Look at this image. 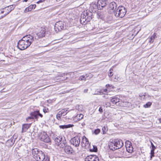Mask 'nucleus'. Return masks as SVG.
Listing matches in <instances>:
<instances>
[{
  "instance_id": "c756f323",
  "label": "nucleus",
  "mask_w": 161,
  "mask_h": 161,
  "mask_svg": "<svg viewBox=\"0 0 161 161\" xmlns=\"http://www.w3.org/2000/svg\"><path fill=\"white\" fill-rule=\"evenodd\" d=\"M59 127L61 129H64L69 128H70L72 127V125L70 124L68 125H61L59 126Z\"/></svg>"
},
{
  "instance_id": "de8ad7c7",
  "label": "nucleus",
  "mask_w": 161,
  "mask_h": 161,
  "mask_svg": "<svg viewBox=\"0 0 161 161\" xmlns=\"http://www.w3.org/2000/svg\"><path fill=\"white\" fill-rule=\"evenodd\" d=\"M111 86L113 88H114V86H113L112 85H110L109 84H107L106 85V87L107 88H108V87H111Z\"/></svg>"
},
{
  "instance_id": "f03ea898",
  "label": "nucleus",
  "mask_w": 161,
  "mask_h": 161,
  "mask_svg": "<svg viewBox=\"0 0 161 161\" xmlns=\"http://www.w3.org/2000/svg\"><path fill=\"white\" fill-rule=\"evenodd\" d=\"M32 153L34 158L37 161H43L45 158V154L41 151L38 150L37 148L32 150Z\"/></svg>"
},
{
  "instance_id": "c9c22d12",
  "label": "nucleus",
  "mask_w": 161,
  "mask_h": 161,
  "mask_svg": "<svg viewBox=\"0 0 161 161\" xmlns=\"http://www.w3.org/2000/svg\"><path fill=\"white\" fill-rule=\"evenodd\" d=\"M103 131V134H105L106 133L108 130L106 126H103L102 129Z\"/></svg>"
},
{
  "instance_id": "dca6fc26",
  "label": "nucleus",
  "mask_w": 161,
  "mask_h": 161,
  "mask_svg": "<svg viewBox=\"0 0 161 161\" xmlns=\"http://www.w3.org/2000/svg\"><path fill=\"white\" fill-rule=\"evenodd\" d=\"M83 12L85 13V15L87 18V21H90L92 19V13L91 11H84Z\"/></svg>"
},
{
  "instance_id": "0eeeda50",
  "label": "nucleus",
  "mask_w": 161,
  "mask_h": 161,
  "mask_svg": "<svg viewBox=\"0 0 161 161\" xmlns=\"http://www.w3.org/2000/svg\"><path fill=\"white\" fill-rule=\"evenodd\" d=\"M80 139L78 136H76L71 138L69 141L70 143L74 146L78 147L80 143Z\"/></svg>"
},
{
  "instance_id": "5701e85b",
  "label": "nucleus",
  "mask_w": 161,
  "mask_h": 161,
  "mask_svg": "<svg viewBox=\"0 0 161 161\" xmlns=\"http://www.w3.org/2000/svg\"><path fill=\"white\" fill-rule=\"evenodd\" d=\"M14 142L13 139H9L6 142V145L8 147H11L13 145Z\"/></svg>"
},
{
  "instance_id": "4d7b16f0",
  "label": "nucleus",
  "mask_w": 161,
  "mask_h": 161,
  "mask_svg": "<svg viewBox=\"0 0 161 161\" xmlns=\"http://www.w3.org/2000/svg\"><path fill=\"white\" fill-rule=\"evenodd\" d=\"M11 11H10L8 12V13H6L5 14V15L3 16H2V17H4V16H5V15H6L8 14Z\"/></svg>"
},
{
  "instance_id": "9d476101",
  "label": "nucleus",
  "mask_w": 161,
  "mask_h": 161,
  "mask_svg": "<svg viewBox=\"0 0 161 161\" xmlns=\"http://www.w3.org/2000/svg\"><path fill=\"white\" fill-rule=\"evenodd\" d=\"M22 39H23V40L26 42L27 43V44H28V45L30 46L34 41L35 38L32 36L30 35H28L24 36L22 38Z\"/></svg>"
},
{
  "instance_id": "864d4df0",
  "label": "nucleus",
  "mask_w": 161,
  "mask_h": 161,
  "mask_svg": "<svg viewBox=\"0 0 161 161\" xmlns=\"http://www.w3.org/2000/svg\"><path fill=\"white\" fill-rule=\"evenodd\" d=\"M48 109H43V111L44 113L47 112V110Z\"/></svg>"
},
{
  "instance_id": "4be33fe9",
  "label": "nucleus",
  "mask_w": 161,
  "mask_h": 161,
  "mask_svg": "<svg viewBox=\"0 0 161 161\" xmlns=\"http://www.w3.org/2000/svg\"><path fill=\"white\" fill-rule=\"evenodd\" d=\"M72 16V14L69 15V21L71 23H74L76 22V21L78 20V17L77 16H76L75 17L74 16Z\"/></svg>"
},
{
  "instance_id": "39448f33",
  "label": "nucleus",
  "mask_w": 161,
  "mask_h": 161,
  "mask_svg": "<svg viewBox=\"0 0 161 161\" xmlns=\"http://www.w3.org/2000/svg\"><path fill=\"white\" fill-rule=\"evenodd\" d=\"M39 137L41 141L46 143L51 142V140L49 137L45 132H42L39 135Z\"/></svg>"
},
{
  "instance_id": "3c124183",
  "label": "nucleus",
  "mask_w": 161,
  "mask_h": 161,
  "mask_svg": "<svg viewBox=\"0 0 161 161\" xmlns=\"http://www.w3.org/2000/svg\"><path fill=\"white\" fill-rule=\"evenodd\" d=\"M151 145L152 148H156L155 146H154L153 143L151 142Z\"/></svg>"
},
{
  "instance_id": "37998d69",
  "label": "nucleus",
  "mask_w": 161,
  "mask_h": 161,
  "mask_svg": "<svg viewBox=\"0 0 161 161\" xmlns=\"http://www.w3.org/2000/svg\"><path fill=\"white\" fill-rule=\"evenodd\" d=\"M154 152H153V151H151V153H150V159H152V158H153V157H154Z\"/></svg>"
},
{
  "instance_id": "473e14b6",
  "label": "nucleus",
  "mask_w": 161,
  "mask_h": 161,
  "mask_svg": "<svg viewBox=\"0 0 161 161\" xmlns=\"http://www.w3.org/2000/svg\"><path fill=\"white\" fill-rule=\"evenodd\" d=\"M87 75V74H86L85 75H83L80 76L79 78V80H86V77H88Z\"/></svg>"
},
{
  "instance_id": "a878e982",
  "label": "nucleus",
  "mask_w": 161,
  "mask_h": 161,
  "mask_svg": "<svg viewBox=\"0 0 161 161\" xmlns=\"http://www.w3.org/2000/svg\"><path fill=\"white\" fill-rule=\"evenodd\" d=\"M156 36V35L155 33H154L152 36H151L149 38H148L149 42L150 43L153 42Z\"/></svg>"
},
{
  "instance_id": "f704fd0d",
  "label": "nucleus",
  "mask_w": 161,
  "mask_h": 161,
  "mask_svg": "<svg viewBox=\"0 0 161 161\" xmlns=\"http://www.w3.org/2000/svg\"><path fill=\"white\" fill-rule=\"evenodd\" d=\"M152 104L151 102H148L146 104L144 105L143 107L145 108H149L151 106Z\"/></svg>"
},
{
  "instance_id": "aec40b11",
  "label": "nucleus",
  "mask_w": 161,
  "mask_h": 161,
  "mask_svg": "<svg viewBox=\"0 0 161 161\" xmlns=\"http://www.w3.org/2000/svg\"><path fill=\"white\" fill-rule=\"evenodd\" d=\"M84 115L82 114H78L76 116L73 117V120L75 122L79 121L83 118Z\"/></svg>"
},
{
  "instance_id": "49530a36",
  "label": "nucleus",
  "mask_w": 161,
  "mask_h": 161,
  "mask_svg": "<svg viewBox=\"0 0 161 161\" xmlns=\"http://www.w3.org/2000/svg\"><path fill=\"white\" fill-rule=\"evenodd\" d=\"M103 97L105 98L106 99H107L109 98L108 94H104V95L103 96Z\"/></svg>"
},
{
  "instance_id": "9b49d317",
  "label": "nucleus",
  "mask_w": 161,
  "mask_h": 161,
  "mask_svg": "<svg viewBox=\"0 0 161 161\" xmlns=\"http://www.w3.org/2000/svg\"><path fill=\"white\" fill-rule=\"evenodd\" d=\"M108 0H98L97 2V8L98 10L103 9L107 4Z\"/></svg>"
},
{
  "instance_id": "c85d7f7f",
  "label": "nucleus",
  "mask_w": 161,
  "mask_h": 161,
  "mask_svg": "<svg viewBox=\"0 0 161 161\" xmlns=\"http://www.w3.org/2000/svg\"><path fill=\"white\" fill-rule=\"evenodd\" d=\"M36 7V4L31 5L28 7L26 8L25 10H32L35 9Z\"/></svg>"
},
{
  "instance_id": "603ef678",
  "label": "nucleus",
  "mask_w": 161,
  "mask_h": 161,
  "mask_svg": "<svg viewBox=\"0 0 161 161\" xmlns=\"http://www.w3.org/2000/svg\"><path fill=\"white\" fill-rule=\"evenodd\" d=\"M99 111L101 112H103V109L101 107H100L99 109Z\"/></svg>"
},
{
  "instance_id": "f8f14e48",
  "label": "nucleus",
  "mask_w": 161,
  "mask_h": 161,
  "mask_svg": "<svg viewBox=\"0 0 161 161\" xmlns=\"http://www.w3.org/2000/svg\"><path fill=\"white\" fill-rule=\"evenodd\" d=\"M31 115L32 117H28V119H31L35 118L36 119H37L38 116H40L41 117H42L43 116L42 114L40 113L39 111L38 110L34 111L33 112H31Z\"/></svg>"
},
{
  "instance_id": "bf43d9fd",
  "label": "nucleus",
  "mask_w": 161,
  "mask_h": 161,
  "mask_svg": "<svg viewBox=\"0 0 161 161\" xmlns=\"http://www.w3.org/2000/svg\"><path fill=\"white\" fill-rule=\"evenodd\" d=\"M4 11H1V14H3V13Z\"/></svg>"
},
{
  "instance_id": "2eb2a0df",
  "label": "nucleus",
  "mask_w": 161,
  "mask_h": 161,
  "mask_svg": "<svg viewBox=\"0 0 161 161\" xmlns=\"http://www.w3.org/2000/svg\"><path fill=\"white\" fill-rule=\"evenodd\" d=\"M86 161H99V159L96 155H90L86 157Z\"/></svg>"
},
{
  "instance_id": "4c0bfd02",
  "label": "nucleus",
  "mask_w": 161,
  "mask_h": 161,
  "mask_svg": "<svg viewBox=\"0 0 161 161\" xmlns=\"http://www.w3.org/2000/svg\"><path fill=\"white\" fill-rule=\"evenodd\" d=\"M62 115L59 112L56 115V117L58 119L60 120L61 119V117Z\"/></svg>"
},
{
  "instance_id": "5fc2aeb1",
  "label": "nucleus",
  "mask_w": 161,
  "mask_h": 161,
  "mask_svg": "<svg viewBox=\"0 0 161 161\" xmlns=\"http://www.w3.org/2000/svg\"><path fill=\"white\" fill-rule=\"evenodd\" d=\"M156 148H152L151 150V151H153V152H154V150L155 149H156Z\"/></svg>"
},
{
  "instance_id": "a18cd8bd",
  "label": "nucleus",
  "mask_w": 161,
  "mask_h": 161,
  "mask_svg": "<svg viewBox=\"0 0 161 161\" xmlns=\"http://www.w3.org/2000/svg\"><path fill=\"white\" fill-rule=\"evenodd\" d=\"M110 103L109 102H107L105 103V106L106 107H109L110 106Z\"/></svg>"
},
{
  "instance_id": "b1692460",
  "label": "nucleus",
  "mask_w": 161,
  "mask_h": 161,
  "mask_svg": "<svg viewBox=\"0 0 161 161\" xmlns=\"http://www.w3.org/2000/svg\"><path fill=\"white\" fill-rule=\"evenodd\" d=\"M31 125V124H24L22 125V131L23 132H25L30 127Z\"/></svg>"
},
{
  "instance_id": "79ce46f5",
  "label": "nucleus",
  "mask_w": 161,
  "mask_h": 161,
  "mask_svg": "<svg viewBox=\"0 0 161 161\" xmlns=\"http://www.w3.org/2000/svg\"><path fill=\"white\" fill-rule=\"evenodd\" d=\"M147 97H149V95L147 94H146V93H145V95L143 96L142 97H141L144 100H145L146 98Z\"/></svg>"
},
{
  "instance_id": "6e6552de",
  "label": "nucleus",
  "mask_w": 161,
  "mask_h": 161,
  "mask_svg": "<svg viewBox=\"0 0 161 161\" xmlns=\"http://www.w3.org/2000/svg\"><path fill=\"white\" fill-rule=\"evenodd\" d=\"M27 44L26 42L23 40V39L22 38L18 43V47L20 50H24L30 46Z\"/></svg>"
},
{
  "instance_id": "cd10ccee",
  "label": "nucleus",
  "mask_w": 161,
  "mask_h": 161,
  "mask_svg": "<svg viewBox=\"0 0 161 161\" xmlns=\"http://www.w3.org/2000/svg\"><path fill=\"white\" fill-rule=\"evenodd\" d=\"M139 14L142 17H145L147 15L146 11H141L140 12H139Z\"/></svg>"
},
{
  "instance_id": "c03bdc74",
  "label": "nucleus",
  "mask_w": 161,
  "mask_h": 161,
  "mask_svg": "<svg viewBox=\"0 0 161 161\" xmlns=\"http://www.w3.org/2000/svg\"><path fill=\"white\" fill-rule=\"evenodd\" d=\"M125 9V8L124 7L122 6H120L118 7V10H122L123 9Z\"/></svg>"
},
{
  "instance_id": "72a5a7b5",
  "label": "nucleus",
  "mask_w": 161,
  "mask_h": 161,
  "mask_svg": "<svg viewBox=\"0 0 161 161\" xmlns=\"http://www.w3.org/2000/svg\"><path fill=\"white\" fill-rule=\"evenodd\" d=\"M108 90L107 89H102L99 92L100 94H106L107 93Z\"/></svg>"
},
{
  "instance_id": "ddd939ff",
  "label": "nucleus",
  "mask_w": 161,
  "mask_h": 161,
  "mask_svg": "<svg viewBox=\"0 0 161 161\" xmlns=\"http://www.w3.org/2000/svg\"><path fill=\"white\" fill-rule=\"evenodd\" d=\"M125 146L127 151L129 153H131L133 152V148L131 142L127 141L125 142Z\"/></svg>"
},
{
  "instance_id": "4468645a",
  "label": "nucleus",
  "mask_w": 161,
  "mask_h": 161,
  "mask_svg": "<svg viewBox=\"0 0 161 161\" xmlns=\"http://www.w3.org/2000/svg\"><path fill=\"white\" fill-rule=\"evenodd\" d=\"M80 21L81 24L84 25L86 24L87 22H89L87 21V18L85 15V12H83L81 14L80 19Z\"/></svg>"
},
{
  "instance_id": "e433bc0d",
  "label": "nucleus",
  "mask_w": 161,
  "mask_h": 161,
  "mask_svg": "<svg viewBox=\"0 0 161 161\" xmlns=\"http://www.w3.org/2000/svg\"><path fill=\"white\" fill-rule=\"evenodd\" d=\"M75 108L76 109L79 110V111H81L82 110V108L81 105H77L75 107Z\"/></svg>"
},
{
  "instance_id": "1a4fd4ad",
  "label": "nucleus",
  "mask_w": 161,
  "mask_h": 161,
  "mask_svg": "<svg viewBox=\"0 0 161 161\" xmlns=\"http://www.w3.org/2000/svg\"><path fill=\"white\" fill-rule=\"evenodd\" d=\"M64 22L62 21L57 22L54 26V29L56 32H58L64 29Z\"/></svg>"
},
{
  "instance_id": "09e8293b",
  "label": "nucleus",
  "mask_w": 161,
  "mask_h": 161,
  "mask_svg": "<svg viewBox=\"0 0 161 161\" xmlns=\"http://www.w3.org/2000/svg\"><path fill=\"white\" fill-rule=\"evenodd\" d=\"M45 0H40L39 1H38L36 3H42V2H43L45 1Z\"/></svg>"
},
{
  "instance_id": "20e7f679",
  "label": "nucleus",
  "mask_w": 161,
  "mask_h": 161,
  "mask_svg": "<svg viewBox=\"0 0 161 161\" xmlns=\"http://www.w3.org/2000/svg\"><path fill=\"white\" fill-rule=\"evenodd\" d=\"M46 31V27H41L34 34L33 36L35 39L42 38L45 36Z\"/></svg>"
},
{
  "instance_id": "58836bf2",
  "label": "nucleus",
  "mask_w": 161,
  "mask_h": 161,
  "mask_svg": "<svg viewBox=\"0 0 161 161\" xmlns=\"http://www.w3.org/2000/svg\"><path fill=\"white\" fill-rule=\"evenodd\" d=\"M97 147L96 146H93V149H91L90 151L94 152H97Z\"/></svg>"
},
{
  "instance_id": "13d9d810",
  "label": "nucleus",
  "mask_w": 161,
  "mask_h": 161,
  "mask_svg": "<svg viewBox=\"0 0 161 161\" xmlns=\"http://www.w3.org/2000/svg\"><path fill=\"white\" fill-rule=\"evenodd\" d=\"M28 0H24V1L26 2L28 1Z\"/></svg>"
},
{
  "instance_id": "052dcab7",
  "label": "nucleus",
  "mask_w": 161,
  "mask_h": 161,
  "mask_svg": "<svg viewBox=\"0 0 161 161\" xmlns=\"http://www.w3.org/2000/svg\"><path fill=\"white\" fill-rule=\"evenodd\" d=\"M160 122H161V120L160 119L159 120Z\"/></svg>"
},
{
  "instance_id": "412c9836",
  "label": "nucleus",
  "mask_w": 161,
  "mask_h": 161,
  "mask_svg": "<svg viewBox=\"0 0 161 161\" xmlns=\"http://www.w3.org/2000/svg\"><path fill=\"white\" fill-rule=\"evenodd\" d=\"M117 5L114 2H112L109 5V10H115L116 9Z\"/></svg>"
},
{
  "instance_id": "8fccbe9b",
  "label": "nucleus",
  "mask_w": 161,
  "mask_h": 161,
  "mask_svg": "<svg viewBox=\"0 0 161 161\" xmlns=\"http://www.w3.org/2000/svg\"><path fill=\"white\" fill-rule=\"evenodd\" d=\"M144 95H145V93H140L139 94V96L141 97H143V96H144Z\"/></svg>"
},
{
  "instance_id": "2f4dec72",
  "label": "nucleus",
  "mask_w": 161,
  "mask_h": 161,
  "mask_svg": "<svg viewBox=\"0 0 161 161\" xmlns=\"http://www.w3.org/2000/svg\"><path fill=\"white\" fill-rule=\"evenodd\" d=\"M15 5H12L5 8L7 10H13L15 7Z\"/></svg>"
},
{
  "instance_id": "a19ab883",
  "label": "nucleus",
  "mask_w": 161,
  "mask_h": 161,
  "mask_svg": "<svg viewBox=\"0 0 161 161\" xmlns=\"http://www.w3.org/2000/svg\"><path fill=\"white\" fill-rule=\"evenodd\" d=\"M113 70L111 69L109 70V72L108 74L109 77H111L113 75Z\"/></svg>"
},
{
  "instance_id": "ea45409f",
  "label": "nucleus",
  "mask_w": 161,
  "mask_h": 161,
  "mask_svg": "<svg viewBox=\"0 0 161 161\" xmlns=\"http://www.w3.org/2000/svg\"><path fill=\"white\" fill-rule=\"evenodd\" d=\"M100 132V130L99 129H97L95 130L94 133L96 135H97L99 134Z\"/></svg>"
},
{
  "instance_id": "7ed1b4c3",
  "label": "nucleus",
  "mask_w": 161,
  "mask_h": 161,
  "mask_svg": "<svg viewBox=\"0 0 161 161\" xmlns=\"http://www.w3.org/2000/svg\"><path fill=\"white\" fill-rule=\"evenodd\" d=\"M55 145L61 148H63L67 144V141L64 137L62 136H58L54 139Z\"/></svg>"
},
{
  "instance_id": "a211bd4d",
  "label": "nucleus",
  "mask_w": 161,
  "mask_h": 161,
  "mask_svg": "<svg viewBox=\"0 0 161 161\" xmlns=\"http://www.w3.org/2000/svg\"><path fill=\"white\" fill-rule=\"evenodd\" d=\"M122 11H114V13L115 16L122 18L124 16L125 12H122Z\"/></svg>"
},
{
  "instance_id": "6e6d98bb",
  "label": "nucleus",
  "mask_w": 161,
  "mask_h": 161,
  "mask_svg": "<svg viewBox=\"0 0 161 161\" xmlns=\"http://www.w3.org/2000/svg\"><path fill=\"white\" fill-rule=\"evenodd\" d=\"M88 89H85L84 90V92L85 93H86L87 92Z\"/></svg>"
},
{
  "instance_id": "393cba45",
  "label": "nucleus",
  "mask_w": 161,
  "mask_h": 161,
  "mask_svg": "<svg viewBox=\"0 0 161 161\" xmlns=\"http://www.w3.org/2000/svg\"><path fill=\"white\" fill-rule=\"evenodd\" d=\"M68 109L69 108H68L63 109L59 111V113H60L62 116H65L69 112L68 110Z\"/></svg>"
},
{
  "instance_id": "f3484780",
  "label": "nucleus",
  "mask_w": 161,
  "mask_h": 161,
  "mask_svg": "<svg viewBox=\"0 0 161 161\" xmlns=\"http://www.w3.org/2000/svg\"><path fill=\"white\" fill-rule=\"evenodd\" d=\"M64 147L65 152L69 154L73 153V149L70 146L66 144Z\"/></svg>"
},
{
  "instance_id": "bb28decb",
  "label": "nucleus",
  "mask_w": 161,
  "mask_h": 161,
  "mask_svg": "<svg viewBox=\"0 0 161 161\" xmlns=\"http://www.w3.org/2000/svg\"><path fill=\"white\" fill-rule=\"evenodd\" d=\"M97 16L98 18L101 19H103L104 17V15L102 12L98 11L97 13Z\"/></svg>"
},
{
  "instance_id": "7c9ffc66",
  "label": "nucleus",
  "mask_w": 161,
  "mask_h": 161,
  "mask_svg": "<svg viewBox=\"0 0 161 161\" xmlns=\"http://www.w3.org/2000/svg\"><path fill=\"white\" fill-rule=\"evenodd\" d=\"M97 5L95 3H92L90 4V8L91 10L95 9L97 8Z\"/></svg>"
},
{
  "instance_id": "423d86ee",
  "label": "nucleus",
  "mask_w": 161,
  "mask_h": 161,
  "mask_svg": "<svg viewBox=\"0 0 161 161\" xmlns=\"http://www.w3.org/2000/svg\"><path fill=\"white\" fill-rule=\"evenodd\" d=\"M119 100V99L116 96H114L111 98L110 101L113 104H115L117 106L119 107H122L124 105V104L121 105L120 103L126 104L128 103L127 102H120Z\"/></svg>"
},
{
  "instance_id": "6ab92c4d",
  "label": "nucleus",
  "mask_w": 161,
  "mask_h": 161,
  "mask_svg": "<svg viewBox=\"0 0 161 161\" xmlns=\"http://www.w3.org/2000/svg\"><path fill=\"white\" fill-rule=\"evenodd\" d=\"M81 144L83 147H88L89 145L88 140L85 136L83 137Z\"/></svg>"
},
{
  "instance_id": "f257e3e1",
  "label": "nucleus",
  "mask_w": 161,
  "mask_h": 161,
  "mask_svg": "<svg viewBox=\"0 0 161 161\" xmlns=\"http://www.w3.org/2000/svg\"><path fill=\"white\" fill-rule=\"evenodd\" d=\"M123 145V142L119 139L110 140L108 143V146L111 150L114 151L121 148Z\"/></svg>"
}]
</instances>
